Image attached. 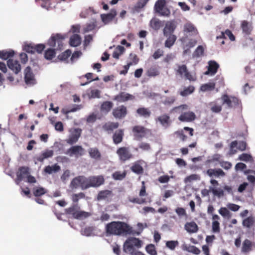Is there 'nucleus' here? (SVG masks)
I'll list each match as a JSON object with an SVG mask.
<instances>
[{"instance_id":"obj_1","label":"nucleus","mask_w":255,"mask_h":255,"mask_svg":"<svg viewBox=\"0 0 255 255\" xmlns=\"http://www.w3.org/2000/svg\"><path fill=\"white\" fill-rule=\"evenodd\" d=\"M105 233L107 236H127L140 234L139 232L134 231L128 224L122 221H112L108 223L105 227Z\"/></svg>"},{"instance_id":"obj_2","label":"nucleus","mask_w":255,"mask_h":255,"mask_svg":"<svg viewBox=\"0 0 255 255\" xmlns=\"http://www.w3.org/2000/svg\"><path fill=\"white\" fill-rule=\"evenodd\" d=\"M67 214L71 215L73 218L77 220H82L90 217L91 214L89 212L81 211L77 204H74L65 209Z\"/></svg>"},{"instance_id":"obj_3","label":"nucleus","mask_w":255,"mask_h":255,"mask_svg":"<svg viewBox=\"0 0 255 255\" xmlns=\"http://www.w3.org/2000/svg\"><path fill=\"white\" fill-rule=\"evenodd\" d=\"M142 241L138 238L130 237L128 238L124 243L123 251L126 253L130 255L135 251V248L139 249L142 246Z\"/></svg>"},{"instance_id":"obj_4","label":"nucleus","mask_w":255,"mask_h":255,"mask_svg":"<svg viewBox=\"0 0 255 255\" xmlns=\"http://www.w3.org/2000/svg\"><path fill=\"white\" fill-rule=\"evenodd\" d=\"M154 8L161 16L168 17L171 14L170 9L166 6L165 0H157L155 3Z\"/></svg>"},{"instance_id":"obj_5","label":"nucleus","mask_w":255,"mask_h":255,"mask_svg":"<svg viewBox=\"0 0 255 255\" xmlns=\"http://www.w3.org/2000/svg\"><path fill=\"white\" fill-rule=\"evenodd\" d=\"M223 101V105H226L228 108H235L240 104V101L235 96H229L227 94H224L221 97Z\"/></svg>"},{"instance_id":"obj_6","label":"nucleus","mask_w":255,"mask_h":255,"mask_svg":"<svg viewBox=\"0 0 255 255\" xmlns=\"http://www.w3.org/2000/svg\"><path fill=\"white\" fill-rule=\"evenodd\" d=\"M116 153L119 156V159L124 162L130 160L133 157V155L130 151L128 147H121L117 150Z\"/></svg>"},{"instance_id":"obj_7","label":"nucleus","mask_w":255,"mask_h":255,"mask_svg":"<svg viewBox=\"0 0 255 255\" xmlns=\"http://www.w3.org/2000/svg\"><path fill=\"white\" fill-rule=\"evenodd\" d=\"M70 134L68 138L66 139V142L70 145H73L76 143L81 136L82 129L80 128H73L69 130Z\"/></svg>"},{"instance_id":"obj_8","label":"nucleus","mask_w":255,"mask_h":255,"mask_svg":"<svg viewBox=\"0 0 255 255\" xmlns=\"http://www.w3.org/2000/svg\"><path fill=\"white\" fill-rule=\"evenodd\" d=\"M247 144L245 141H240L238 142L237 140H234L230 143L229 154L232 155L237 152V149H235V147H237L238 149L242 151H245L247 148Z\"/></svg>"},{"instance_id":"obj_9","label":"nucleus","mask_w":255,"mask_h":255,"mask_svg":"<svg viewBox=\"0 0 255 255\" xmlns=\"http://www.w3.org/2000/svg\"><path fill=\"white\" fill-rule=\"evenodd\" d=\"M148 129L141 126H135L132 128L134 138L139 140L146 136Z\"/></svg>"},{"instance_id":"obj_10","label":"nucleus","mask_w":255,"mask_h":255,"mask_svg":"<svg viewBox=\"0 0 255 255\" xmlns=\"http://www.w3.org/2000/svg\"><path fill=\"white\" fill-rule=\"evenodd\" d=\"M64 37L60 34L52 35L48 40L47 44L52 47H55L58 44L57 49H61Z\"/></svg>"},{"instance_id":"obj_11","label":"nucleus","mask_w":255,"mask_h":255,"mask_svg":"<svg viewBox=\"0 0 255 255\" xmlns=\"http://www.w3.org/2000/svg\"><path fill=\"white\" fill-rule=\"evenodd\" d=\"M54 155V151L46 149L41 152L40 155H36L34 157L33 159L35 163L36 164L38 162H43L45 159L52 157Z\"/></svg>"},{"instance_id":"obj_12","label":"nucleus","mask_w":255,"mask_h":255,"mask_svg":"<svg viewBox=\"0 0 255 255\" xmlns=\"http://www.w3.org/2000/svg\"><path fill=\"white\" fill-rule=\"evenodd\" d=\"M84 149L80 145H74L69 148L66 151V154L70 156H75L77 157L84 154Z\"/></svg>"},{"instance_id":"obj_13","label":"nucleus","mask_w":255,"mask_h":255,"mask_svg":"<svg viewBox=\"0 0 255 255\" xmlns=\"http://www.w3.org/2000/svg\"><path fill=\"white\" fill-rule=\"evenodd\" d=\"M24 81L25 83L29 85H33L36 83L34 75L29 66H27L24 69Z\"/></svg>"},{"instance_id":"obj_14","label":"nucleus","mask_w":255,"mask_h":255,"mask_svg":"<svg viewBox=\"0 0 255 255\" xmlns=\"http://www.w3.org/2000/svg\"><path fill=\"white\" fill-rule=\"evenodd\" d=\"M112 114L116 119H123L125 118L127 114V107L124 105L117 107L113 109Z\"/></svg>"},{"instance_id":"obj_15","label":"nucleus","mask_w":255,"mask_h":255,"mask_svg":"<svg viewBox=\"0 0 255 255\" xmlns=\"http://www.w3.org/2000/svg\"><path fill=\"white\" fill-rule=\"evenodd\" d=\"M29 174V168L28 167L21 166L19 167L16 173V182L17 184H18L24 178L27 177Z\"/></svg>"},{"instance_id":"obj_16","label":"nucleus","mask_w":255,"mask_h":255,"mask_svg":"<svg viewBox=\"0 0 255 255\" xmlns=\"http://www.w3.org/2000/svg\"><path fill=\"white\" fill-rule=\"evenodd\" d=\"M135 97L125 92H121L115 96L114 100L119 102H125L129 100H133Z\"/></svg>"},{"instance_id":"obj_17","label":"nucleus","mask_w":255,"mask_h":255,"mask_svg":"<svg viewBox=\"0 0 255 255\" xmlns=\"http://www.w3.org/2000/svg\"><path fill=\"white\" fill-rule=\"evenodd\" d=\"M91 187H98L104 183L105 180L102 175L89 177Z\"/></svg>"},{"instance_id":"obj_18","label":"nucleus","mask_w":255,"mask_h":255,"mask_svg":"<svg viewBox=\"0 0 255 255\" xmlns=\"http://www.w3.org/2000/svg\"><path fill=\"white\" fill-rule=\"evenodd\" d=\"M149 0H138L136 4L131 8L133 13H139L144 9Z\"/></svg>"},{"instance_id":"obj_19","label":"nucleus","mask_w":255,"mask_h":255,"mask_svg":"<svg viewBox=\"0 0 255 255\" xmlns=\"http://www.w3.org/2000/svg\"><path fill=\"white\" fill-rule=\"evenodd\" d=\"M176 27V25L173 21L167 22L163 30L164 36L167 37L168 35H173Z\"/></svg>"},{"instance_id":"obj_20","label":"nucleus","mask_w":255,"mask_h":255,"mask_svg":"<svg viewBox=\"0 0 255 255\" xmlns=\"http://www.w3.org/2000/svg\"><path fill=\"white\" fill-rule=\"evenodd\" d=\"M117 15V11L115 9L111 10L110 13L107 14H101V18L105 24H108L112 21Z\"/></svg>"},{"instance_id":"obj_21","label":"nucleus","mask_w":255,"mask_h":255,"mask_svg":"<svg viewBox=\"0 0 255 255\" xmlns=\"http://www.w3.org/2000/svg\"><path fill=\"white\" fill-rule=\"evenodd\" d=\"M196 119V115L193 112H184L179 117L178 119L183 122H190Z\"/></svg>"},{"instance_id":"obj_22","label":"nucleus","mask_w":255,"mask_h":255,"mask_svg":"<svg viewBox=\"0 0 255 255\" xmlns=\"http://www.w3.org/2000/svg\"><path fill=\"white\" fill-rule=\"evenodd\" d=\"M7 65L15 74H18L21 70V65L17 60L9 59L7 62Z\"/></svg>"},{"instance_id":"obj_23","label":"nucleus","mask_w":255,"mask_h":255,"mask_svg":"<svg viewBox=\"0 0 255 255\" xmlns=\"http://www.w3.org/2000/svg\"><path fill=\"white\" fill-rule=\"evenodd\" d=\"M208 70L205 72V75H215L219 68V65L215 61H210L208 62Z\"/></svg>"},{"instance_id":"obj_24","label":"nucleus","mask_w":255,"mask_h":255,"mask_svg":"<svg viewBox=\"0 0 255 255\" xmlns=\"http://www.w3.org/2000/svg\"><path fill=\"white\" fill-rule=\"evenodd\" d=\"M243 226L248 230H255V218L253 216H250L243 221Z\"/></svg>"},{"instance_id":"obj_25","label":"nucleus","mask_w":255,"mask_h":255,"mask_svg":"<svg viewBox=\"0 0 255 255\" xmlns=\"http://www.w3.org/2000/svg\"><path fill=\"white\" fill-rule=\"evenodd\" d=\"M184 229L190 234L196 233L199 230V227L194 221L186 223L184 226Z\"/></svg>"},{"instance_id":"obj_26","label":"nucleus","mask_w":255,"mask_h":255,"mask_svg":"<svg viewBox=\"0 0 255 255\" xmlns=\"http://www.w3.org/2000/svg\"><path fill=\"white\" fill-rule=\"evenodd\" d=\"M90 157L96 160L99 161L102 159V154L97 147H92L88 149Z\"/></svg>"},{"instance_id":"obj_27","label":"nucleus","mask_w":255,"mask_h":255,"mask_svg":"<svg viewBox=\"0 0 255 255\" xmlns=\"http://www.w3.org/2000/svg\"><path fill=\"white\" fill-rule=\"evenodd\" d=\"M136 113L139 117L144 119L149 118L151 115V112L149 109L145 107L138 108L136 110Z\"/></svg>"},{"instance_id":"obj_28","label":"nucleus","mask_w":255,"mask_h":255,"mask_svg":"<svg viewBox=\"0 0 255 255\" xmlns=\"http://www.w3.org/2000/svg\"><path fill=\"white\" fill-rule=\"evenodd\" d=\"M124 131L122 129L117 130L113 135V140L115 144H118L121 143L123 139Z\"/></svg>"},{"instance_id":"obj_29","label":"nucleus","mask_w":255,"mask_h":255,"mask_svg":"<svg viewBox=\"0 0 255 255\" xmlns=\"http://www.w3.org/2000/svg\"><path fill=\"white\" fill-rule=\"evenodd\" d=\"M164 128H167L170 124V117L167 114H163L159 116L156 119Z\"/></svg>"},{"instance_id":"obj_30","label":"nucleus","mask_w":255,"mask_h":255,"mask_svg":"<svg viewBox=\"0 0 255 255\" xmlns=\"http://www.w3.org/2000/svg\"><path fill=\"white\" fill-rule=\"evenodd\" d=\"M207 174L210 177H219L225 176V173L220 168L218 169H209L207 171Z\"/></svg>"},{"instance_id":"obj_31","label":"nucleus","mask_w":255,"mask_h":255,"mask_svg":"<svg viewBox=\"0 0 255 255\" xmlns=\"http://www.w3.org/2000/svg\"><path fill=\"white\" fill-rule=\"evenodd\" d=\"M119 126V124L117 122H108L105 123L103 126V129L108 132V133H110L112 132L115 129L117 128Z\"/></svg>"},{"instance_id":"obj_32","label":"nucleus","mask_w":255,"mask_h":255,"mask_svg":"<svg viewBox=\"0 0 255 255\" xmlns=\"http://www.w3.org/2000/svg\"><path fill=\"white\" fill-rule=\"evenodd\" d=\"M112 192L111 191L109 190H104L100 191L97 196V199L98 201H101L107 199L109 197L111 196Z\"/></svg>"},{"instance_id":"obj_33","label":"nucleus","mask_w":255,"mask_h":255,"mask_svg":"<svg viewBox=\"0 0 255 255\" xmlns=\"http://www.w3.org/2000/svg\"><path fill=\"white\" fill-rule=\"evenodd\" d=\"M113 103L111 101L104 102L101 105L100 110L105 114H108L112 109Z\"/></svg>"},{"instance_id":"obj_34","label":"nucleus","mask_w":255,"mask_h":255,"mask_svg":"<svg viewBox=\"0 0 255 255\" xmlns=\"http://www.w3.org/2000/svg\"><path fill=\"white\" fill-rule=\"evenodd\" d=\"M81 43V38L79 35L74 34L70 37L69 43L71 46H78L80 45Z\"/></svg>"},{"instance_id":"obj_35","label":"nucleus","mask_w":255,"mask_h":255,"mask_svg":"<svg viewBox=\"0 0 255 255\" xmlns=\"http://www.w3.org/2000/svg\"><path fill=\"white\" fill-rule=\"evenodd\" d=\"M60 170V167L57 164H54L52 166L48 165L44 167V171L46 173L51 174L52 173L57 172Z\"/></svg>"},{"instance_id":"obj_36","label":"nucleus","mask_w":255,"mask_h":255,"mask_svg":"<svg viewBox=\"0 0 255 255\" xmlns=\"http://www.w3.org/2000/svg\"><path fill=\"white\" fill-rule=\"evenodd\" d=\"M167 38L165 41V46L167 48H171L175 43L177 37L175 35H169L167 37Z\"/></svg>"},{"instance_id":"obj_37","label":"nucleus","mask_w":255,"mask_h":255,"mask_svg":"<svg viewBox=\"0 0 255 255\" xmlns=\"http://www.w3.org/2000/svg\"><path fill=\"white\" fill-rule=\"evenodd\" d=\"M14 52L12 50L0 51V58L2 59L6 60L8 58L12 57Z\"/></svg>"},{"instance_id":"obj_38","label":"nucleus","mask_w":255,"mask_h":255,"mask_svg":"<svg viewBox=\"0 0 255 255\" xmlns=\"http://www.w3.org/2000/svg\"><path fill=\"white\" fill-rule=\"evenodd\" d=\"M242 28L244 33L247 35H249L252 31V26L246 20L242 22Z\"/></svg>"},{"instance_id":"obj_39","label":"nucleus","mask_w":255,"mask_h":255,"mask_svg":"<svg viewBox=\"0 0 255 255\" xmlns=\"http://www.w3.org/2000/svg\"><path fill=\"white\" fill-rule=\"evenodd\" d=\"M47 192V190L42 187H34L33 189V195L36 197L44 195Z\"/></svg>"},{"instance_id":"obj_40","label":"nucleus","mask_w":255,"mask_h":255,"mask_svg":"<svg viewBox=\"0 0 255 255\" xmlns=\"http://www.w3.org/2000/svg\"><path fill=\"white\" fill-rule=\"evenodd\" d=\"M228 37L231 41H234L235 40V37L232 33V31L229 29L226 30L224 32H222L221 35L217 37V39L219 38H226Z\"/></svg>"},{"instance_id":"obj_41","label":"nucleus","mask_w":255,"mask_h":255,"mask_svg":"<svg viewBox=\"0 0 255 255\" xmlns=\"http://www.w3.org/2000/svg\"><path fill=\"white\" fill-rule=\"evenodd\" d=\"M195 91V87L193 86H189L185 87L183 90L179 93L180 95L182 97H186L193 93Z\"/></svg>"},{"instance_id":"obj_42","label":"nucleus","mask_w":255,"mask_h":255,"mask_svg":"<svg viewBox=\"0 0 255 255\" xmlns=\"http://www.w3.org/2000/svg\"><path fill=\"white\" fill-rule=\"evenodd\" d=\"M126 175L127 172L126 171L123 172L118 171L113 173L112 177L116 180H122L126 177Z\"/></svg>"},{"instance_id":"obj_43","label":"nucleus","mask_w":255,"mask_h":255,"mask_svg":"<svg viewBox=\"0 0 255 255\" xmlns=\"http://www.w3.org/2000/svg\"><path fill=\"white\" fill-rule=\"evenodd\" d=\"M81 188L82 189L85 190L91 187V186H90L89 177L87 178L84 176H81Z\"/></svg>"},{"instance_id":"obj_44","label":"nucleus","mask_w":255,"mask_h":255,"mask_svg":"<svg viewBox=\"0 0 255 255\" xmlns=\"http://www.w3.org/2000/svg\"><path fill=\"white\" fill-rule=\"evenodd\" d=\"M215 88V83H208L206 84H203L201 87L200 90L203 92L206 91H211L213 90Z\"/></svg>"},{"instance_id":"obj_45","label":"nucleus","mask_w":255,"mask_h":255,"mask_svg":"<svg viewBox=\"0 0 255 255\" xmlns=\"http://www.w3.org/2000/svg\"><path fill=\"white\" fill-rule=\"evenodd\" d=\"M252 243L248 239H246L243 243L242 251L243 252L247 253L250 252L252 249Z\"/></svg>"},{"instance_id":"obj_46","label":"nucleus","mask_w":255,"mask_h":255,"mask_svg":"<svg viewBox=\"0 0 255 255\" xmlns=\"http://www.w3.org/2000/svg\"><path fill=\"white\" fill-rule=\"evenodd\" d=\"M81 176H78L73 178L70 183L71 187L75 189L78 188L79 187H81Z\"/></svg>"},{"instance_id":"obj_47","label":"nucleus","mask_w":255,"mask_h":255,"mask_svg":"<svg viewBox=\"0 0 255 255\" xmlns=\"http://www.w3.org/2000/svg\"><path fill=\"white\" fill-rule=\"evenodd\" d=\"M146 75L148 77H155L159 75V72L156 67L152 66L147 69Z\"/></svg>"},{"instance_id":"obj_48","label":"nucleus","mask_w":255,"mask_h":255,"mask_svg":"<svg viewBox=\"0 0 255 255\" xmlns=\"http://www.w3.org/2000/svg\"><path fill=\"white\" fill-rule=\"evenodd\" d=\"M188 69L185 65H178V68L176 70V74L179 75L180 77H182L185 73L187 72Z\"/></svg>"},{"instance_id":"obj_49","label":"nucleus","mask_w":255,"mask_h":255,"mask_svg":"<svg viewBox=\"0 0 255 255\" xmlns=\"http://www.w3.org/2000/svg\"><path fill=\"white\" fill-rule=\"evenodd\" d=\"M221 158V155L219 154H215L213 155L212 158L210 159H208L206 162V164L208 165L209 166H210L212 163H213L215 161H218L219 162V163L220 164V161H221L222 160H220Z\"/></svg>"},{"instance_id":"obj_50","label":"nucleus","mask_w":255,"mask_h":255,"mask_svg":"<svg viewBox=\"0 0 255 255\" xmlns=\"http://www.w3.org/2000/svg\"><path fill=\"white\" fill-rule=\"evenodd\" d=\"M130 169L133 172L137 174H141L143 172V169L142 167L137 163L134 164L131 167Z\"/></svg>"},{"instance_id":"obj_51","label":"nucleus","mask_w":255,"mask_h":255,"mask_svg":"<svg viewBox=\"0 0 255 255\" xmlns=\"http://www.w3.org/2000/svg\"><path fill=\"white\" fill-rule=\"evenodd\" d=\"M56 52L55 49H48L44 53V57L47 60H51L55 56Z\"/></svg>"},{"instance_id":"obj_52","label":"nucleus","mask_w":255,"mask_h":255,"mask_svg":"<svg viewBox=\"0 0 255 255\" xmlns=\"http://www.w3.org/2000/svg\"><path fill=\"white\" fill-rule=\"evenodd\" d=\"M204 49L202 46H198L193 53V58H198L202 56L204 54Z\"/></svg>"},{"instance_id":"obj_53","label":"nucleus","mask_w":255,"mask_h":255,"mask_svg":"<svg viewBox=\"0 0 255 255\" xmlns=\"http://www.w3.org/2000/svg\"><path fill=\"white\" fill-rule=\"evenodd\" d=\"M71 54V51L70 50H67L61 54L59 55L58 58L60 61H66L68 58L70 56Z\"/></svg>"},{"instance_id":"obj_54","label":"nucleus","mask_w":255,"mask_h":255,"mask_svg":"<svg viewBox=\"0 0 255 255\" xmlns=\"http://www.w3.org/2000/svg\"><path fill=\"white\" fill-rule=\"evenodd\" d=\"M150 26L154 29H159L161 26L160 21L156 18H153L150 21Z\"/></svg>"},{"instance_id":"obj_55","label":"nucleus","mask_w":255,"mask_h":255,"mask_svg":"<svg viewBox=\"0 0 255 255\" xmlns=\"http://www.w3.org/2000/svg\"><path fill=\"white\" fill-rule=\"evenodd\" d=\"M97 26V21L94 20L92 22L88 23L86 26L84 28V31L87 32L94 30Z\"/></svg>"},{"instance_id":"obj_56","label":"nucleus","mask_w":255,"mask_h":255,"mask_svg":"<svg viewBox=\"0 0 255 255\" xmlns=\"http://www.w3.org/2000/svg\"><path fill=\"white\" fill-rule=\"evenodd\" d=\"M212 230L214 233H219L220 232V223L218 221H214L212 223Z\"/></svg>"},{"instance_id":"obj_57","label":"nucleus","mask_w":255,"mask_h":255,"mask_svg":"<svg viewBox=\"0 0 255 255\" xmlns=\"http://www.w3.org/2000/svg\"><path fill=\"white\" fill-rule=\"evenodd\" d=\"M85 195L82 192L79 193L78 194H74L72 196V200L73 202L77 203L78 202L80 199L84 198Z\"/></svg>"},{"instance_id":"obj_58","label":"nucleus","mask_w":255,"mask_h":255,"mask_svg":"<svg viewBox=\"0 0 255 255\" xmlns=\"http://www.w3.org/2000/svg\"><path fill=\"white\" fill-rule=\"evenodd\" d=\"M146 252L150 255H156L157 254L154 245L149 244L146 247Z\"/></svg>"},{"instance_id":"obj_59","label":"nucleus","mask_w":255,"mask_h":255,"mask_svg":"<svg viewBox=\"0 0 255 255\" xmlns=\"http://www.w3.org/2000/svg\"><path fill=\"white\" fill-rule=\"evenodd\" d=\"M176 100L175 97H166L165 100L162 102L163 104L166 106H170L173 104Z\"/></svg>"},{"instance_id":"obj_60","label":"nucleus","mask_w":255,"mask_h":255,"mask_svg":"<svg viewBox=\"0 0 255 255\" xmlns=\"http://www.w3.org/2000/svg\"><path fill=\"white\" fill-rule=\"evenodd\" d=\"M24 50L29 53L34 54L35 53V44H28L25 46Z\"/></svg>"},{"instance_id":"obj_61","label":"nucleus","mask_w":255,"mask_h":255,"mask_svg":"<svg viewBox=\"0 0 255 255\" xmlns=\"http://www.w3.org/2000/svg\"><path fill=\"white\" fill-rule=\"evenodd\" d=\"M178 245V242L177 241H167L166 243V247L171 250H174Z\"/></svg>"},{"instance_id":"obj_62","label":"nucleus","mask_w":255,"mask_h":255,"mask_svg":"<svg viewBox=\"0 0 255 255\" xmlns=\"http://www.w3.org/2000/svg\"><path fill=\"white\" fill-rule=\"evenodd\" d=\"M188 109V106L186 104H183L179 106L174 107L173 110L178 113H182L183 111L187 110Z\"/></svg>"},{"instance_id":"obj_63","label":"nucleus","mask_w":255,"mask_h":255,"mask_svg":"<svg viewBox=\"0 0 255 255\" xmlns=\"http://www.w3.org/2000/svg\"><path fill=\"white\" fill-rule=\"evenodd\" d=\"M252 158V156L250 154H249L247 153H242L239 157V160H240L241 161H245V162H247V161L251 160Z\"/></svg>"},{"instance_id":"obj_64","label":"nucleus","mask_w":255,"mask_h":255,"mask_svg":"<svg viewBox=\"0 0 255 255\" xmlns=\"http://www.w3.org/2000/svg\"><path fill=\"white\" fill-rule=\"evenodd\" d=\"M164 54V51L160 48L157 49L153 54L152 57L154 59H157L162 56Z\"/></svg>"}]
</instances>
